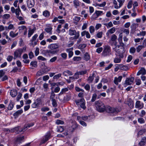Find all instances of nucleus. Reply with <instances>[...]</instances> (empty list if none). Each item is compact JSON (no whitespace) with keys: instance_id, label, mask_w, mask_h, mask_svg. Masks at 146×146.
Segmentation results:
<instances>
[{"instance_id":"7","label":"nucleus","mask_w":146,"mask_h":146,"mask_svg":"<svg viewBox=\"0 0 146 146\" xmlns=\"http://www.w3.org/2000/svg\"><path fill=\"white\" fill-rule=\"evenodd\" d=\"M69 34L70 36L75 35L73 37V39H77L79 37L80 33L79 31L76 32L75 30H72L70 29L68 31Z\"/></svg>"},{"instance_id":"60","label":"nucleus","mask_w":146,"mask_h":146,"mask_svg":"<svg viewBox=\"0 0 146 146\" xmlns=\"http://www.w3.org/2000/svg\"><path fill=\"white\" fill-rule=\"evenodd\" d=\"M61 76V74H58L54 76L53 77V78L54 79H57L60 78Z\"/></svg>"},{"instance_id":"61","label":"nucleus","mask_w":146,"mask_h":146,"mask_svg":"<svg viewBox=\"0 0 146 146\" xmlns=\"http://www.w3.org/2000/svg\"><path fill=\"white\" fill-rule=\"evenodd\" d=\"M79 74L80 75H83L86 74L87 72V71L86 70L78 72Z\"/></svg>"},{"instance_id":"44","label":"nucleus","mask_w":146,"mask_h":146,"mask_svg":"<svg viewBox=\"0 0 146 146\" xmlns=\"http://www.w3.org/2000/svg\"><path fill=\"white\" fill-rule=\"evenodd\" d=\"M39 105V103H36V102H35L32 104V107L33 108H35L38 107Z\"/></svg>"},{"instance_id":"42","label":"nucleus","mask_w":146,"mask_h":146,"mask_svg":"<svg viewBox=\"0 0 146 146\" xmlns=\"http://www.w3.org/2000/svg\"><path fill=\"white\" fill-rule=\"evenodd\" d=\"M89 31L91 34L93 33L95 31L94 28L93 26H91L89 27Z\"/></svg>"},{"instance_id":"54","label":"nucleus","mask_w":146,"mask_h":146,"mask_svg":"<svg viewBox=\"0 0 146 146\" xmlns=\"http://www.w3.org/2000/svg\"><path fill=\"white\" fill-rule=\"evenodd\" d=\"M103 34L102 32H99L96 34V36L98 38H100L102 37Z\"/></svg>"},{"instance_id":"48","label":"nucleus","mask_w":146,"mask_h":146,"mask_svg":"<svg viewBox=\"0 0 146 146\" xmlns=\"http://www.w3.org/2000/svg\"><path fill=\"white\" fill-rule=\"evenodd\" d=\"M37 62L36 61H33L31 62V63L30 64L32 66L35 67L37 66Z\"/></svg>"},{"instance_id":"33","label":"nucleus","mask_w":146,"mask_h":146,"mask_svg":"<svg viewBox=\"0 0 146 146\" xmlns=\"http://www.w3.org/2000/svg\"><path fill=\"white\" fill-rule=\"evenodd\" d=\"M72 127L73 129H75L77 127L78 125L76 122L72 121Z\"/></svg>"},{"instance_id":"16","label":"nucleus","mask_w":146,"mask_h":146,"mask_svg":"<svg viewBox=\"0 0 146 146\" xmlns=\"http://www.w3.org/2000/svg\"><path fill=\"white\" fill-rule=\"evenodd\" d=\"M145 73L146 70L144 68H141L138 72L137 75V76H139L140 74L143 75L145 74Z\"/></svg>"},{"instance_id":"59","label":"nucleus","mask_w":146,"mask_h":146,"mask_svg":"<svg viewBox=\"0 0 146 146\" xmlns=\"http://www.w3.org/2000/svg\"><path fill=\"white\" fill-rule=\"evenodd\" d=\"M13 58V57L12 56L9 55L7 58V60L9 62H11Z\"/></svg>"},{"instance_id":"40","label":"nucleus","mask_w":146,"mask_h":146,"mask_svg":"<svg viewBox=\"0 0 146 146\" xmlns=\"http://www.w3.org/2000/svg\"><path fill=\"white\" fill-rule=\"evenodd\" d=\"M24 138V136L18 137L16 140V141L18 143H20Z\"/></svg>"},{"instance_id":"28","label":"nucleus","mask_w":146,"mask_h":146,"mask_svg":"<svg viewBox=\"0 0 146 146\" xmlns=\"http://www.w3.org/2000/svg\"><path fill=\"white\" fill-rule=\"evenodd\" d=\"M104 25H105L107 28L108 29L109 28L113 26V24L110 21L108 23H105L104 24Z\"/></svg>"},{"instance_id":"18","label":"nucleus","mask_w":146,"mask_h":146,"mask_svg":"<svg viewBox=\"0 0 146 146\" xmlns=\"http://www.w3.org/2000/svg\"><path fill=\"white\" fill-rule=\"evenodd\" d=\"M122 78L121 76H119L118 78L117 77L115 78L114 80V83L115 84L117 85L118 84V82L121 81Z\"/></svg>"},{"instance_id":"39","label":"nucleus","mask_w":146,"mask_h":146,"mask_svg":"<svg viewBox=\"0 0 146 146\" xmlns=\"http://www.w3.org/2000/svg\"><path fill=\"white\" fill-rule=\"evenodd\" d=\"M115 31V29L114 27H113L108 30L107 33H109L110 34H113L114 33Z\"/></svg>"},{"instance_id":"53","label":"nucleus","mask_w":146,"mask_h":146,"mask_svg":"<svg viewBox=\"0 0 146 146\" xmlns=\"http://www.w3.org/2000/svg\"><path fill=\"white\" fill-rule=\"evenodd\" d=\"M145 130L144 129L140 130L138 132V135H142L145 133Z\"/></svg>"},{"instance_id":"29","label":"nucleus","mask_w":146,"mask_h":146,"mask_svg":"<svg viewBox=\"0 0 146 146\" xmlns=\"http://www.w3.org/2000/svg\"><path fill=\"white\" fill-rule=\"evenodd\" d=\"M120 58L118 57H116L114 59V62L115 63H120L121 61V58Z\"/></svg>"},{"instance_id":"1","label":"nucleus","mask_w":146,"mask_h":146,"mask_svg":"<svg viewBox=\"0 0 146 146\" xmlns=\"http://www.w3.org/2000/svg\"><path fill=\"white\" fill-rule=\"evenodd\" d=\"M60 46L58 43L51 44L48 46V48L50 50H46V52L49 54H54L57 52L56 50H54L57 49L59 48Z\"/></svg>"},{"instance_id":"14","label":"nucleus","mask_w":146,"mask_h":146,"mask_svg":"<svg viewBox=\"0 0 146 146\" xmlns=\"http://www.w3.org/2000/svg\"><path fill=\"white\" fill-rule=\"evenodd\" d=\"M73 48L67 49L66 50L67 52L68 53V57L69 58L71 57L73 55V52H72Z\"/></svg>"},{"instance_id":"52","label":"nucleus","mask_w":146,"mask_h":146,"mask_svg":"<svg viewBox=\"0 0 146 146\" xmlns=\"http://www.w3.org/2000/svg\"><path fill=\"white\" fill-rule=\"evenodd\" d=\"M96 15L98 17L99 16L101 15L103 13L102 11H96L95 12Z\"/></svg>"},{"instance_id":"9","label":"nucleus","mask_w":146,"mask_h":146,"mask_svg":"<svg viewBox=\"0 0 146 146\" xmlns=\"http://www.w3.org/2000/svg\"><path fill=\"white\" fill-rule=\"evenodd\" d=\"M144 107V104L139 100L137 101L135 104V108H136L141 109Z\"/></svg>"},{"instance_id":"12","label":"nucleus","mask_w":146,"mask_h":146,"mask_svg":"<svg viewBox=\"0 0 146 146\" xmlns=\"http://www.w3.org/2000/svg\"><path fill=\"white\" fill-rule=\"evenodd\" d=\"M50 136V135L49 134L45 135L44 137L41 140L40 144H42L45 143L49 139Z\"/></svg>"},{"instance_id":"43","label":"nucleus","mask_w":146,"mask_h":146,"mask_svg":"<svg viewBox=\"0 0 146 146\" xmlns=\"http://www.w3.org/2000/svg\"><path fill=\"white\" fill-rule=\"evenodd\" d=\"M117 39V36L115 34L113 35L111 38V40L112 41H115Z\"/></svg>"},{"instance_id":"57","label":"nucleus","mask_w":146,"mask_h":146,"mask_svg":"<svg viewBox=\"0 0 146 146\" xmlns=\"http://www.w3.org/2000/svg\"><path fill=\"white\" fill-rule=\"evenodd\" d=\"M34 125V123H31L28 124L27 125V126L25 127H24V131L26 130L27 128V127H30Z\"/></svg>"},{"instance_id":"6","label":"nucleus","mask_w":146,"mask_h":146,"mask_svg":"<svg viewBox=\"0 0 146 146\" xmlns=\"http://www.w3.org/2000/svg\"><path fill=\"white\" fill-rule=\"evenodd\" d=\"M105 110L108 113H117L120 111V110H118L117 108L115 109L110 106H107L105 107Z\"/></svg>"},{"instance_id":"10","label":"nucleus","mask_w":146,"mask_h":146,"mask_svg":"<svg viewBox=\"0 0 146 146\" xmlns=\"http://www.w3.org/2000/svg\"><path fill=\"white\" fill-rule=\"evenodd\" d=\"M134 80V78L133 77H131L130 78H126L125 84L127 85H131L133 82Z\"/></svg>"},{"instance_id":"55","label":"nucleus","mask_w":146,"mask_h":146,"mask_svg":"<svg viewBox=\"0 0 146 146\" xmlns=\"http://www.w3.org/2000/svg\"><path fill=\"white\" fill-rule=\"evenodd\" d=\"M38 36V35L37 34H35L32 37V39L31 40V41L32 42H32L36 40V38Z\"/></svg>"},{"instance_id":"35","label":"nucleus","mask_w":146,"mask_h":146,"mask_svg":"<svg viewBox=\"0 0 146 146\" xmlns=\"http://www.w3.org/2000/svg\"><path fill=\"white\" fill-rule=\"evenodd\" d=\"M64 130V127L63 126H59L57 127V131L58 132H62Z\"/></svg>"},{"instance_id":"49","label":"nucleus","mask_w":146,"mask_h":146,"mask_svg":"<svg viewBox=\"0 0 146 146\" xmlns=\"http://www.w3.org/2000/svg\"><path fill=\"white\" fill-rule=\"evenodd\" d=\"M52 105L53 106L56 107L57 106V104L56 101L55 99H52Z\"/></svg>"},{"instance_id":"25","label":"nucleus","mask_w":146,"mask_h":146,"mask_svg":"<svg viewBox=\"0 0 146 146\" xmlns=\"http://www.w3.org/2000/svg\"><path fill=\"white\" fill-rule=\"evenodd\" d=\"M52 28L50 26H48L45 29V31L47 33H49L50 34H52L51 31L52 30Z\"/></svg>"},{"instance_id":"26","label":"nucleus","mask_w":146,"mask_h":146,"mask_svg":"<svg viewBox=\"0 0 146 146\" xmlns=\"http://www.w3.org/2000/svg\"><path fill=\"white\" fill-rule=\"evenodd\" d=\"M14 107V104L11 101L9 103V105L7 107V109L9 110H10L12 109Z\"/></svg>"},{"instance_id":"31","label":"nucleus","mask_w":146,"mask_h":146,"mask_svg":"<svg viewBox=\"0 0 146 146\" xmlns=\"http://www.w3.org/2000/svg\"><path fill=\"white\" fill-rule=\"evenodd\" d=\"M21 12V11L20 9L19 6H18V8L16 9V11L15 12L16 16L19 15L20 13Z\"/></svg>"},{"instance_id":"23","label":"nucleus","mask_w":146,"mask_h":146,"mask_svg":"<svg viewBox=\"0 0 146 146\" xmlns=\"http://www.w3.org/2000/svg\"><path fill=\"white\" fill-rule=\"evenodd\" d=\"M128 104L129 107L131 108H133L134 106L133 102L131 99H129L127 102Z\"/></svg>"},{"instance_id":"37","label":"nucleus","mask_w":146,"mask_h":146,"mask_svg":"<svg viewBox=\"0 0 146 146\" xmlns=\"http://www.w3.org/2000/svg\"><path fill=\"white\" fill-rule=\"evenodd\" d=\"M136 51V49L134 47H131L129 50V52L132 54H134Z\"/></svg>"},{"instance_id":"8","label":"nucleus","mask_w":146,"mask_h":146,"mask_svg":"<svg viewBox=\"0 0 146 146\" xmlns=\"http://www.w3.org/2000/svg\"><path fill=\"white\" fill-rule=\"evenodd\" d=\"M111 50L110 47L109 46H106L104 48L102 54L104 56H109L111 54Z\"/></svg>"},{"instance_id":"45","label":"nucleus","mask_w":146,"mask_h":146,"mask_svg":"<svg viewBox=\"0 0 146 146\" xmlns=\"http://www.w3.org/2000/svg\"><path fill=\"white\" fill-rule=\"evenodd\" d=\"M56 123L57 125L63 124L64 123V122L63 121L58 119L56 120Z\"/></svg>"},{"instance_id":"24","label":"nucleus","mask_w":146,"mask_h":146,"mask_svg":"<svg viewBox=\"0 0 146 146\" xmlns=\"http://www.w3.org/2000/svg\"><path fill=\"white\" fill-rule=\"evenodd\" d=\"M138 25L137 24L133 23L131 26L130 27L132 31H135V29L138 27Z\"/></svg>"},{"instance_id":"21","label":"nucleus","mask_w":146,"mask_h":146,"mask_svg":"<svg viewBox=\"0 0 146 146\" xmlns=\"http://www.w3.org/2000/svg\"><path fill=\"white\" fill-rule=\"evenodd\" d=\"M11 95L13 97H15L17 95V92L16 90H11L10 92Z\"/></svg>"},{"instance_id":"27","label":"nucleus","mask_w":146,"mask_h":146,"mask_svg":"<svg viewBox=\"0 0 146 146\" xmlns=\"http://www.w3.org/2000/svg\"><path fill=\"white\" fill-rule=\"evenodd\" d=\"M90 56L87 53H85L84 54V59L88 61L90 59Z\"/></svg>"},{"instance_id":"30","label":"nucleus","mask_w":146,"mask_h":146,"mask_svg":"<svg viewBox=\"0 0 146 146\" xmlns=\"http://www.w3.org/2000/svg\"><path fill=\"white\" fill-rule=\"evenodd\" d=\"M68 91V89L67 88H63L62 89L61 91L60 92L59 95L63 94L64 93H65L66 92Z\"/></svg>"},{"instance_id":"41","label":"nucleus","mask_w":146,"mask_h":146,"mask_svg":"<svg viewBox=\"0 0 146 146\" xmlns=\"http://www.w3.org/2000/svg\"><path fill=\"white\" fill-rule=\"evenodd\" d=\"M10 17V15L9 14H5L3 16V18L5 19H8Z\"/></svg>"},{"instance_id":"58","label":"nucleus","mask_w":146,"mask_h":146,"mask_svg":"<svg viewBox=\"0 0 146 146\" xmlns=\"http://www.w3.org/2000/svg\"><path fill=\"white\" fill-rule=\"evenodd\" d=\"M97 97V95L96 94H93L92 99L91 101L92 102H94L96 99Z\"/></svg>"},{"instance_id":"22","label":"nucleus","mask_w":146,"mask_h":146,"mask_svg":"<svg viewBox=\"0 0 146 146\" xmlns=\"http://www.w3.org/2000/svg\"><path fill=\"white\" fill-rule=\"evenodd\" d=\"M73 2L74 6L76 8H77L79 7L80 5V2L78 0H74L73 1Z\"/></svg>"},{"instance_id":"20","label":"nucleus","mask_w":146,"mask_h":146,"mask_svg":"<svg viewBox=\"0 0 146 146\" xmlns=\"http://www.w3.org/2000/svg\"><path fill=\"white\" fill-rule=\"evenodd\" d=\"M119 65L120 69L124 71H126L128 70L129 68L127 66L123 64H119Z\"/></svg>"},{"instance_id":"3","label":"nucleus","mask_w":146,"mask_h":146,"mask_svg":"<svg viewBox=\"0 0 146 146\" xmlns=\"http://www.w3.org/2000/svg\"><path fill=\"white\" fill-rule=\"evenodd\" d=\"M26 47H23V48H19L16 49L14 53V59H16L18 57H20L22 53L24 52V50L25 51Z\"/></svg>"},{"instance_id":"2","label":"nucleus","mask_w":146,"mask_h":146,"mask_svg":"<svg viewBox=\"0 0 146 146\" xmlns=\"http://www.w3.org/2000/svg\"><path fill=\"white\" fill-rule=\"evenodd\" d=\"M95 105L96 109L98 111L102 112L105 111L106 107L102 101H96L95 102Z\"/></svg>"},{"instance_id":"62","label":"nucleus","mask_w":146,"mask_h":146,"mask_svg":"<svg viewBox=\"0 0 146 146\" xmlns=\"http://www.w3.org/2000/svg\"><path fill=\"white\" fill-rule=\"evenodd\" d=\"M113 3L115 5L114 8L116 9H118V7L117 4V3L115 0H113Z\"/></svg>"},{"instance_id":"34","label":"nucleus","mask_w":146,"mask_h":146,"mask_svg":"<svg viewBox=\"0 0 146 146\" xmlns=\"http://www.w3.org/2000/svg\"><path fill=\"white\" fill-rule=\"evenodd\" d=\"M20 128V127H15L14 128V129H15V131H17V133H20V132H21L22 131H25L24 130V129H22L21 130H19Z\"/></svg>"},{"instance_id":"50","label":"nucleus","mask_w":146,"mask_h":146,"mask_svg":"<svg viewBox=\"0 0 146 146\" xmlns=\"http://www.w3.org/2000/svg\"><path fill=\"white\" fill-rule=\"evenodd\" d=\"M138 122L140 123H143L145 122L144 119L142 118H140L138 119Z\"/></svg>"},{"instance_id":"36","label":"nucleus","mask_w":146,"mask_h":146,"mask_svg":"<svg viewBox=\"0 0 146 146\" xmlns=\"http://www.w3.org/2000/svg\"><path fill=\"white\" fill-rule=\"evenodd\" d=\"M136 84L137 85H139L141 83V80L139 78H137L135 79Z\"/></svg>"},{"instance_id":"32","label":"nucleus","mask_w":146,"mask_h":146,"mask_svg":"<svg viewBox=\"0 0 146 146\" xmlns=\"http://www.w3.org/2000/svg\"><path fill=\"white\" fill-rule=\"evenodd\" d=\"M43 15L45 17H48L49 16L50 13L48 11L45 10L43 12Z\"/></svg>"},{"instance_id":"38","label":"nucleus","mask_w":146,"mask_h":146,"mask_svg":"<svg viewBox=\"0 0 146 146\" xmlns=\"http://www.w3.org/2000/svg\"><path fill=\"white\" fill-rule=\"evenodd\" d=\"M81 58L80 56H75L73 58V60L76 61H79L81 60Z\"/></svg>"},{"instance_id":"47","label":"nucleus","mask_w":146,"mask_h":146,"mask_svg":"<svg viewBox=\"0 0 146 146\" xmlns=\"http://www.w3.org/2000/svg\"><path fill=\"white\" fill-rule=\"evenodd\" d=\"M62 58L64 60L66 59L67 57V54L66 53H62L60 54Z\"/></svg>"},{"instance_id":"19","label":"nucleus","mask_w":146,"mask_h":146,"mask_svg":"<svg viewBox=\"0 0 146 146\" xmlns=\"http://www.w3.org/2000/svg\"><path fill=\"white\" fill-rule=\"evenodd\" d=\"M63 75L65 76H71L73 75L72 73L69 70H66L64 71L63 72Z\"/></svg>"},{"instance_id":"51","label":"nucleus","mask_w":146,"mask_h":146,"mask_svg":"<svg viewBox=\"0 0 146 146\" xmlns=\"http://www.w3.org/2000/svg\"><path fill=\"white\" fill-rule=\"evenodd\" d=\"M75 89L78 92H84V90L83 89L80 88L78 87H76Z\"/></svg>"},{"instance_id":"15","label":"nucleus","mask_w":146,"mask_h":146,"mask_svg":"<svg viewBox=\"0 0 146 146\" xmlns=\"http://www.w3.org/2000/svg\"><path fill=\"white\" fill-rule=\"evenodd\" d=\"M23 112L22 110H19L17 111L15 113H13V115L15 119L17 118L18 116L21 115Z\"/></svg>"},{"instance_id":"11","label":"nucleus","mask_w":146,"mask_h":146,"mask_svg":"<svg viewBox=\"0 0 146 146\" xmlns=\"http://www.w3.org/2000/svg\"><path fill=\"white\" fill-rule=\"evenodd\" d=\"M27 5L29 8H31L33 7L35 4V0H27Z\"/></svg>"},{"instance_id":"64","label":"nucleus","mask_w":146,"mask_h":146,"mask_svg":"<svg viewBox=\"0 0 146 146\" xmlns=\"http://www.w3.org/2000/svg\"><path fill=\"white\" fill-rule=\"evenodd\" d=\"M106 4V2H104L102 3L101 4H97V5L100 7H104Z\"/></svg>"},{"instance_id":"46","label":"nucleus","mask_w":146,"mask_h":146,"mask_svg":"<svg viewBox=\"0 0 146 146\" xmlns=\"http://www.w3.org/2000/svg\"><path fill=\"white\" fill-rule=\"evenodd\" d=\"M144 48L143 47V46H142L141 45H139L138 46V47L136 48L137 51L138 52H139L140 50L143 48Z\"/></svg>"},{"instance_id":"4","label":"nucleus","mask_w":146,"mask_h":146,"mask_svg":"<svg viewBox=\"0 0 146 146\" xmlns=\"http://www.w3.org/2000/svg\"><path fill=\"white\" fill-rule=\"evenodd\" d=\"M75 102L76 104L84 110H85L86 107L85 106V101L83 98H82L80 99L76 100H75Z\"/></svg>"},{"instance_id":"63","label":"nucleus","mask_w":146,"mask_h":146,"mask_svg":"<svg viewBox=\"0 0 146 146\" xmlns=\"http://www.w3.org/2000/svg\"><path fill=\"white\" fill-rule=\"evenodd\" d=\"M22 96V94L21 93H19L17 97V101H19V100L21 99Z\"/></svg>"},{"instance_id":"56","label":"nucleus","mask_w":146,"mask_h":146,"mask_svg":"<svg viewBox=\"0 0 146 146\" xmlns=\"http://www.w3.org/2000/svg\"><path fill=\"white\" fill-rule=\"evenodd\" d=\"M44 73V72L41 71V70H39L36 73V75L37 76H40L43 75Z\"/></svg>"},{"instance_id":"17","label":"nucleus","mask_w":146,"mask_h":146,"mask_svg":"<svg viewBox=\"0 0 146 146\" xmlns=\"http://www.w3.org/2000/svg\"><path fill=\"white\" fill-rule=\"evenodd\" d=\"M35 30V27H34L33 29H31V28H29V30H28V36L29 38L31 36Z\"/></svg>"},{"instance_id":"5","label":"nucleus","mask_w":146,"mask_h":146,"mask_svg":"<svg viewBox=\"0 0 146 146\" xmlns=\"http://www.w3.org/2000/svg\"><path fill=\"white\" fill-rule=\"evenodd\" d=\"M119 48L117 46L113 48V50L118 54H119V56L120 58H123L124 57L123 53L124 52V48H121L120 49H118Z\"/></svg>"},{"instance_id":"13","label":"nucleus","mask_w":146,"mask_h":146,"mask_svg":"<svg viewBox=\"0 0 146 146\" xmlns=\"http://www.w3.org/2000/svg\"><path fill=\"white\" fill-rule=\"evenodd\" d=\"M95 77L94 72L92 75L90 76L87 79V81L88 83H92L94 78V77Z\"/></svg>"}]
</instances>
